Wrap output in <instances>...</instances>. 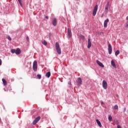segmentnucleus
<instances>
[{
    "label": "nucleus",
    "mask_w": 128,
    "mask_h": 128,
    "mask_svg": "<svg viewBox=\"0 0 128 128\" xmlns=\"http://www.w3.org/2000/svg\"><path fill=\"white\" fill-rule=\"evenodd\" d=\"M55 46L58 54H61L62 50L60 49V44H58V42H56V43Z\"/></svg>",
    "instance_id": "obj_1"
},
{
    "label": "nucleus",
    "mask_w": 128,
    "mask_h": 128,
    "mask_svg": "<svg viewBox=\"0 0 128 128\" xmlns=\"http://www.w3.org/2000/svg\"><path fill=\"white\" fill-rule=\"evenodd\" d=\"M11 52L12 54H20V48H17L16 50V49H12L11 50Z\"/></svg>",
    "instance_id": "obj_2"
},
{
    "label": "nucleus",
    "mask_w": 128,
    "mask_h": 128,
    "mask_svg": "<svg viewBox=\"0 0 128 128\" xmlns=\"http://www.w3.org/2000/svg\"><path fill=\"white\" fill-rule=\"evenodd\" d=\"M32 68L34 72H36L38 70V62H36V61H34Z\"/></svg>",
    "instance_id": "obj_3"
},
{
    "label": "nucleus",
    "mask_w": 128,
    "mask_h": 128,
    "mask_svg": "<svg viewBox=\"0 0 128 128\" xmlns=\"http://www.w3.org/2000/svg\"><path fill=\"white\" fill-rule=\"evenodd\" d=\"M40 120V116H38L37 118H36L35 120L33 121L32 124L34 126H35V124H38V122Z\"/></svg>",
    "instance_id": "obj_4"
},
{
    "label": "nucleus",
    "mask_w": 128,
    "mask_h": 128,
    "mask_svg": "<svg viewBox=\"0 0 128 128\" xmlns=\"http://www.w3.org/2000/svg\"><path fill=\"white\" fill-rule=\"evenodd\" d=\"M102 86L104 90H106L108 88V82L106 80H104L102 81Z\"/></svg>",
    "instance_id": "obj_5"
},
{
    "label": "nucleus",
    "mask_w": 128,
    "mask_h": 128,
    "mask_svg": "<svg viewBox=\"0 0 128 128\" xmlns=\"http://www.w3.org/2000/svg\"><path fill=\"white\" fill-rule=\"evenodd\" d=\"M108 50L109 54H112V45L109 44L108 46Z\"/></svg>",
    "instance_id": "obj_6"
},
{
    "label": "nucleus",
    "mask_w": 128,
    "mask_h": 128,
    "mask_svg": "<svg viewBox=\"0 0 128 128\" xmlns=\"http://www.w3.org/2000/svg\"><path fill=\"white\" fill-rule=\"evenodd\" d=\"M98 5H96L94 8V10H93V16H94L96 14V12H98Z\"/></svg>",
    "instance_id": "obj_7"
},
{
    "label": "nucleus",
    "mask_w": 128,
    "mask_h": 128,
    "mask_svg": "<svg viewBox=\"0 0 128 128\" xmlns=\"http://www.w3.org/2000/svg\"><path fill=\"white\" fill-rule=\"evenodd\" d=\"M96 62L97 64L99 66H100V68H104V64H102V63L100 62V60H96Z\"/></svg>",
    "instance_id": "obj_8"
},
{
    "label": "nucleus",
    "mask_w": 128,
    "mask_h": 128,
    "mask_svg": "<svg viewBox=\"0 0 128 128\" xmlns=\"http://www.w3.org/2000/svg\"><path fill=\"white\" fill-rule=\"evenodd\" d=\"M76 82L78 84V86H80V84H82V78H78L77 79Z\"/></svg>",
    "instance_id": "obj_9"
},
{
    "label": "nucleus",
    "mask_w": 128,
    "mask_h": 128,
    "mask_svg": "<svg viewBox=\"0 0 128 128\" xmlns=\"http://www.w3.org/2000/svg\"><path fill=\"white\" fill-rule=\"evenodd\" d=\"M68 38H72V30L70 28L68 29Z\"/></svg>",
    "instance_id": "obj_10"
},
{
    "label": "nucleus",
    "mask_w": 128,
    "mask_h": 128,
    "mask_svg": "<svg viewBox=\"0 0 128 128\" xmlns=\"http://www.w3.org/2000/svg\"><path fill=\"white\" fill-rule=\"evenodd\" d=\"M110 22V20L107 18L106 20H105L104 22V28H106L108 26V23Z\"/></svg>",
    "instance_id": "obj_11"
},
{
    "label": "nucleus",
    "mask_w": 128,
    "mask_h": 128,
    "mask_svg": "<svg viewBox=\"0 0 128 128\" xmlns=\"http://www.w3.org/2000/svg\"><path fill=\"white\" fill-rule=\"evenodd\" d=\"M56 24H57L56 18H54L52 20L53 26H56Z\"/></svg>",
    "instance_id": "obj_12"
},
{
    "label": "nucleus",
    "mask_w": 128,
    "mask_h": 128,
    "mask_svg": "<svg viewBox=\"0 0 128 128\" xmlns=\"http://www.w3.org/2000/svg\"><path fill=\"white\" fill-rule=\"evenodd\" d=\"M90 46H92V42H90V39H88V48H90Z\"/></svg>",
    "instance_id": "obj_13"
},
{
    "label": "nucleus",
    "mask_w": 128,
    "mask_h": 128,
    "mask_svg": "<svg viewBox=\"0 0 128 128\" xmlns=\"http://www.w3.org/2000/svg\"><path fill=\"white\" fill-rule=\"evenodd\" d=\"M111 64L114 68H116V63H114V61L112 60L111 61Z\"/></svg>",
    "instance_id": "obj_14"
},
{
    "label": "nucleus",
    "mask_w": 128,
    "mask_h": 128,
    "mask_svg": "<svg viewBox=\"0 0 128 128\" xmlns=\"http://www.w3.org/2000/svg\"><path fill=\"white\" fill-rule=\"evenodd\" d=\"M96 122L100 128H102V123H100V122L98 120H96Z\"/></svg>",
    "instance_id": "obj_15"
},
{
    "label": "nucleus",
    "mask_w": 128,
    "mask_h": 128,
    "mask_svg": "<svg viewBox=\"0 0 128 128\" xmlns=\"http://www.w3.org/2000/svg\"><path fill=\"white\" fill-rule=\"evenodd\" d=\"M110 4V2H108L106 6L105 10L106 12H108V6Z\"/></svg>",
    "instance_id": "obj_16"
},
{
    "label": "nucleus",
    "mask_w": 128,
    "mask_h": 128,
    "mask_svg": "<svg viewBox=\"0 0 128 128\" xmlns=\"http://www.w3.org/2000/svg\"><path fill=\"white\" fill-rule=\"evenodd\" d=\"M2 81L4 86H6V84H8V83L6 82V80L4 78H2Z\"/></svg>",
    "instance_id": "obj_17"
},
{
    "label": "nucleus",
    "mask_w": 128,
    "mask_h": 128,
    "mask_svg": "<svg viewBox=\"0 0 128 128\" xmlns=\"http://www.w3.org/2000/svg\"><path fill=\"white\" fill-rule=\"evenodd\" d=\"M108 120L109 122H112V116L108 115Z\"/></svg>",
    "instance_id": "obj_18"
},
{
    "label": "nucleus",
    "mask_w": 128,
    "mask_h": 128,
    "mask_svg": "<svg viewBox=\"0 0 128 128\" xmlns=\"http://www.w3.org/2000/svg\"><path fill=\"white\" fill-rule=\"evenodd\" d=\"M46 78H50V72H46Z\"/></svg>",
    "instance_id": "obj_19"
},
{
    "label": "nucleus",
    "mask_w": 128,
    "mask_h": 128,
    "mask_svg": "<svg viewBox=\"0 0 128 128\" xmlns=\"http://www.w3.org/2000/svg\"><path fill=\"white\" fill-rule=\"evenodd\" d=\"M42 44H44V46H46V44H48V42H46V41L44 40L42 41Z\"/></svg>",
    "instance_id": "obj_20"
},
{
    "label": "nucleus",
    "mask_w": 128,
    "mask_h": 128,
    "mask_svg": "<svg viewBox=\"0 0 128 128\" xmlns=\"http://www.w3.org/2000/svg\"><path fill=\"white\" fill-rule=\"evenodd\" d=\"M118 54H120V50H117L115 52V56H118Z\"/></svg>",
    "instance_id": "obj_21"
},
{
    "label": "nucleus",
    "mask_w": 128,
    "mask_h": 128,
    "mask_svg": "<svg viewBox=\"0 0 128 128\" xmlns=\"http://www.w3.org/2000/svg\"><path fill=\"white\" fill-rule=\"evenodd\" d=\"M18 2L20 6H22V0H18Z\"/></svg>",
    "instance_id": "obj_22"
},
{
    "label": "nucleus",
    "mask_w": 128,
    "mask_h": 128,
    "mask_svg": "<svg viewBox=\"0 0 128 128\" xmlns=\"http://www.w3.org/2000/svg\"><path fill=\"white\" fill-rule=\"evenodd\" d=\"M114 110H118V105H115L114 106Z\"/></svg>",
    "instance_id": "obj_23"
},
{
    "label": "nucleus",
    "mask_w": 128,
    "mask_h": 128,
    "mask_svg": "<svg viewBox=\"0 0 128 128\" xmlns=\"http://www.w3.org/2000/svg\"><path fill=\"white\" fill-rule=\"evenodd\" d=\"M37 76L39 80H40L42 78V75L40 74H38Z\"/></svg>",
    "instance_id": "obj_24"
},
{
    "label": "nucleus",
    "mask_w": 128,
    "mask_h": 128,
    "mask_svg": "<svg viewBox=\"0 0 128 128\" xmlns=\"http://www.w3.org/2000/svg\"><path fill=\"white\" fill-rule=\"evenodd\" d=\"M7 38L8 40H12V38L10 36H8Z\"/></svg>",
    "instance_id": "obj_25"
},
{
    "label": "nucleus",
    "mask_w": 128,
    "mask_h": 128,
    "mask_svg": "<svg viewBox=\"0 0 128 128\" xmlns=\"http://www.w3.org/2000/svg\"><path fill=\"white\" fill-rule=\"evenodd\" d=\"M80 38H82V40H84V38H85L84 36H81Z\"/></svg>",
    "instance_id": "obj_26"
},
{
    "label": "nucleus",
    "mask_w": 128,
    "mask_h": 128,
    "mask_svg": "<svg viewBox=\"0 0 128 128\" xmlns=\"http://www.w3.org/2000/svg\"><path fill=\"white\" fill-rule=\"evenodd\" d=\"M26 40L27 42H30V38H28V36H27L26 38Z\"/></svg>",
    "instance_id": "obj_27"
},
{
    "label": "nucleus",
    "mask_w": 128,
    "mask_h": 128,
    "mask_svg": "<svg viewBox=\"0 0 128 128\" xmlns=\"http://www.w3.org/2000/svg\"><path fill=\"white\" fill-rule=\"evenodd\" d=\"M117 128H122V126H120V125H118V126H117Z\"/></svg>",
    "instance_id": "obj_28"
},
{
    "label": "nucleus",
    "mask_w": 128,
    "mask_h": 128,
    "mask_svg": "<svg viewBox=\"0 0 128 128\" xmlns=\"http://www.w3.org/2000/svg\"><path fill=\"white\" fill-rule=\"evenodd\" d=\"M2 59L0 58V66H2Z\"/></svg>",
    "instance_id": "obj_29"
},
{
    "label": "nucleus",
    "mask_w": 128,
    "mask_h": 128,
    "mask_svg": "<svg viewBox=\"0 0 128 128\" xmlns=\"http://www.w3.org/2000/svg\"><path fill=\"white\" fill-rule=\"evenodd\" d=\"M46 20H48V16H46Z\"/></svg>",
    "instance_id": "obj_30"
},
{
    "label": "nucleus",
    "mask_w": 128,
    "mask_h": 128,
    "mask_svg": "<svg viewBox=\"0 0 128 128\" xmlns=\"http://www.w3.org/2000/svg\"><path fill=\"white\" fill-rule=\"evenodd\" d=\"M126 20H128V16L126 18Z\"/></svg>",
    "instance_id": "obj_31"
},
{
    "label": "nucleus",
    "mask_w": 128,
    "mask_h": 128,
    "mask_svg": "<svg viewBox=\"0 0 128 128\" xmlns=\"http://www.w3.org/2000/svg\"><path fill=\"white\" fill-rule=\"evenodd\" d=\"M68 84H70V85L72 84H71V83H68Z\"/></svg>",
    "instance_id": "obj_32"
},
{
    "label": "nucleus",
    "mask_w": 128,
    "mask_h": 128,
    "mask_svg": "<svg viewBox=\"0 0 128 128\" xmlns=\"http://www.w3.org/2000/svg\"><path fill=\"white\" fill-rule=\"evenodd\" d=\"M127 26H128V22H127Z\"/></svg>",
    "instance_id": "obj_33"
},
{
    "label": "nucleus",
    "mask_w": 128,
    "mask_h": 128,
    "mask_svg": "<svg viewBox=\"0 0 128 128\" xmlns=\"http://www.w3.org/2000/svg\"><path fill=\"white\" fill-rule=\"evenodd\" d=\"M103 17V16H102H102H101V18H102Z\"/></svg>",
    "instance_id": "obj_34"
},
{
    "label": "nucleus",
    "mask_w": 128,
    "mask_h": 128,
    "mask_svg": "<svg viewBox=\"0 0 128 128\" xmlns=\"http://www.w3.org/2000/svg\"><path fill=\"white\" fill-rule=\"evenodd\" d=\"M100 34H102V33H100Z\"/></svg>",
    "instance_id": "obj_35"
},
{
    "label": "nucleus",
    "mask_w": 128,
    "mask_h": 128,
    "mask_svg": "<svg viewBox=\"0 0 128 128\" xmlns=\"http://www.w3.org/2000/svg\"><path fill=\"white\" fill-rule=\"evenodd\" d=\"M101 104H104V102H101Z\"/></svg>",
    "instance_id": "obj_36"
},
{
    "label": "nucleus",
    "mask_w": 128,
    "mask_h": 128,
    "mask_svg": "<svg viewBox=\"0 0 128 128\" xmlns=\"http://www.w3.org/2000/svg\"><path fill=\"white\" fill-rule=\"evenodd\" d=\"M0 120H1V119H0Z\"/></svg>",
    "instance_id": "obj_37"
},
{
    "label": "nucleus",
    "mask_w": 128,
    "mask_h": 128,
    "mask_svg": "<svg viewBox=\"0 0 128 128\" xmlns=\"http://www.w3.org/2000/svg\"><path fill=\"white\" fill-rule=\"evenodd\" d=\"M124 110H126V108H124Z\"/></svg>",
    "instance_id": "obj_38"
}]
</instances>
